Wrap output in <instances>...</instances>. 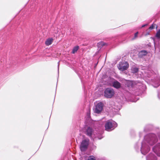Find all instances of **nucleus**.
<instances>
[{
	"instance_id": "obj_12",
	"label": "nucleus",
	"mask_w": 160,
	"mask_h": 160,
	"mask_svg": "<svg viewBox=\"0 0 160 160\" xmlns=\"http://www.w3.org/2000/svg\"><path fill=\"white\" fill-rule=\"evenodd\" d=\"M147 54L148 52L146 51L142 50L139 52L138 55L139 58H141L147 55Z\"/></svg>"
},
{
	"instance_id": "obj_2",
	"label": "nucleus",
	"mask_w": 160,
	"mask_h": 160,
	"mask_svg": "<svg viewBox=\"0 0 160 160\" xmlns=\"http://www.w3.org/2000/svg\"><path fill=\"white\" fill-rule=\"evenodd\" d=\"M117 125V124L114 121L112 120H108L105 124V129L108 131H111L114 130Z\"/></svg>"
},
{
	"instance_id": "obj_23",
	"label": "nucleus",
	"mask_w": 160,
	"mask_h": 160,
	"mask_svg": "<svg viewBox=\"0 0 160 160\" xmlns=\"http://www.w3.org/2000/svg\"><path fill=\"white\" fill-rule=\"evenodd\" d=\"M87 116L88 118H89L90 117V114L89 112H88L87 114Z\"/></svg>"
},
{
	"instance_id": "obj_19",
	"label": "nucleus",
	"mask_w": 160,
	"mask_h": 160,
	"mask_svg": "<svg viewBox=\"0 0 160 160\" xmlns=\"http://www.w3.org/2000/svg\"><path fill=\"white\" fill-rule=\"evenodd\" d=\"M98 46H103L106 45V43L103 42H101L98 43Z\"/></svg>"
},
{
	"instance_id": "obj_11",
	"label": "nucleus",
	"mask_w": 160,
	"mask_h": 160,
	"mask_svg": "<svg viewBox=\"0 0 160 160\" xmlns=\"http://www.w3.org/2000/svg\"><path fill=\"white\" fill-rule=\"evenodd\" d=\"M147 160H157V157L153 154H149L146 158Z\"/></svg>"
},
{
	"instance_id": "obj_3",
	"label": "nucleus",
	"mask_w": 160,
	"mask_h": 160,
	"mask_svg": "<svg viewBox=\"0 0 160 160\" xmlns=\"http://www.w3.org/2000/svg\"><path fill=\"white\" fill-rule=\"evenodd\" d=\"M142 83L138 81H126L125 83V85L129 89L131 88H138V86H140Z\"/></svg>"
},
{
	"instance_id": "obj_24",
	"label": "nucleus",
	"mask_w": 160,
	"mask_h": 160,
	"mask_svg": "<svg viewBox=\"0 0 160 160\" xmlns=\"http://www.w3.org/2000/svg\"><path fill=\"white\" fill-rule=\"evenodd\" d=\"M148 25V24H146L142 25V28H143V27H145V26H147Z\"/></svg>"
},
{
	"instance_id": "obj_25",
	"label": "nucleus",
	"mask_w": 160,
	"mask_h": 160,
	"mask_svg": "<svg viewBox=\"0 0 160 160\" xmlns=\"http://www.w3.org/2000/svg\"><path fill=\"white\" fill-rule=\"evenodd\" d=\"M158 97L159 99H160V94L159 93H158Z\"/></svg>"
},
{
	"instance_id": "obj_27",
	"label": "nucleus",
	"mask_w": 160,
	"mask_h": 160,
	"mask_svg": "<svg viewBox=\"0 0 160 160\" xmlns=\"http://www.w3.org/2000/svg\"><path fill=\"white\" fill-rule=\"evenodd\" d=\"M102 138H99V139H101Z\"/></svg>"
},
{
	"instance_id": "obj_21",
	"label": "nucleus",
	"mask_w": 160,
	"mask_h": 160,
	"mask_svg": "<svg viewBox=\"0 0 160 160\" xmlns=\"http://www.w3.org/2000/svg\"><path fill=\"white\" fill-rule=\"evenodd\" d=\"M138 32H137L136 33H135L134 34V38H136L137 37L138 35Z\"/></svg>"
},
{
	"instance_id": "obj_17",
	"label": "nucleus",
	"mask_w": 160,
	"mask_h": 160,
	"mask_svg": "<svg viewBox=\"0 0 160 160\" xmlns=\"http://www.w3.org/2000/svg\"><path fill=\"white\" fill-rule=\"evenodd\" d=\"M155 36L158 39L160 38V29L157 32Z\"/></svg>"
},
{
	"instance_id": "obj_26",
	"label": "nucleus",
	"mask_w": 160,
	"mask_h": 160,
	"mask_svg": "<svg viewBox=\"0 0 160 160\" xmlns=\"http://www.w3.org/2000/svg\"><path fill=\"white\" fill-rule=\"evenodd\" d=\"M59 62H58V72L59 71Z\"/></svg>"
},
{
	"instance_id": "obj_9",
	"label": "nucleus",
	"mask_w": 160,
	"mask_h": 160,
	"mask_svg": "<svg viewBox=\"0 0 160 160\" xmlns=\"http://www.w3.org/2000/svg\"><path fill=\"white\" fill-rule=\"evenodd\" d=\"M152 150L158 156H160V143H158L153 148Z\"/></svg>"
},
{
	"instance_id": "obj_5",
	"label": "nucleus",
	"mask_w": 160,
	"mask_h": 160,
	"mask_svg": "<svg viewBox=\"0 0 160 160\" xmlns=\"http://www.w3.org/2000/svg\"><path fill=\"white\" fill-rule=\"evenodd\" d=\"M118 67L119 70L123 71L127 70L128 68L129 64L127 62L123 61L120 62L118 66Z\"/></svg>"
},
{
	"instance_id": "obj_20",
	"label": "nucleus",
	"mask_w": 160,
	"mask_h": 160,
	"mask_svg": "<svg viewBox=\"0 0 160 160\" xmlns=\"http://www.w3.org/2000/svg\"><path fill=\"white\" fill-rule=\"evenodd\" d=\"M156 26V24H155L153 23L152 24L151 26H150L149 28V29L150 30H152Z\"/></svg>"
},
{
	"instance_id": "obj_4",
	"label": "nucleus",
	"mask_w": 160,
	"mask_h": 160,
	"mask_svg": "<svg viewBox=\"0 0 160 160\" xmlns=\"http://www.w3.org/2000/svg\"><path fill=\"white\" fill-rule=\"evenodd\" d=\"M114 90L111 88H107L104 92V96L107 98H111L114 96Z\"/></svg>"
},
{
	"instance_id": "obj_14",
	"label": "nucleus",
	"mask_w": 160,
	"mask_h": 160,
	"mask_svg": "<svg viewBox=\"0 0 160 160\" xmlns=\"http://www.w3.org/2000/svg\"><path fill=\"white\" fill-rule=\"evenodd\" d=\"M53 39L52 38H49L45 42V44L47 46L51 44L53 41Z\"/></svg>"
},
{
	"instance_id": "obj_18",
	"label": "nucleus",
	"mask_w": 160,
	"mask_h": 160,
	"mask_svg": "<svg viewBox=\"0 0 160 160\" xmlns=\"http://www.w3.org/2000/svg\"><path fill=\"white\" fill-rule=\"evenodd\" d=\"M87 160H96L95 157L93 156H89Z\"/></svg>"
},
{
	"instance_id": "obj_16",
	"label": "nucleus",
	"mask_w": 160,
	"mask_h": 160,
	"mask_svg": "<svg viewBox=\"0 0 160 160\" xmlns=\"http://www.w3.org/2000/svg\"><path fill=\"white\" fill-rule=\"evenodd\" d=\"M132 72L133 73L137 72L138 70V69L137 68H133L131 69Z\"/></svg>"
},
{
	"instance_id": "obj_8",
	"label": "nucleus",
	"mask_w": 160,
	"mask_h": 160,
	"mask_svg": "<svg viewBox=\"0 0 160 160\" xmlns=\"http://www.w3.org/2000/svg\"><path fill=\"white\" fill-rule=\"evenodd\" d=\"M103 104L102 102H99L96 106L95 112L97 113H100L102 110Z\"/></svg>"
},
{
	"instance_id": "obj_1",
	"label": "nucleus",
	"mask_w": 160,
	"mask_h": 160,
	"mask_svg": "<svg viewBox=\"0 0 160 160\" xmlns=\"http://www.w3.org/2000/svg\"><path fill=\"white\" fill-rule=\"evenodd\" d=\"M157 141L156 135L154 133H149L145 136L141 144L139 146L138 143H137L135 147L137 151L140 149L141 153L145 155L150 151V146H153Z\"/></svg>"
},
{
	"instance_id": "obj_7",
	"label": "nucleus",
	"mask_w": 160,
	"mask_h": 160,
	"mask_svg": "<svg viewBox=\"0 0 160 160\" xmlns=\"http://www.w3.org/2000/svg\"><path fill=\"white\" fill-rule=\"evenodd\" d=\"M89 141V140L88 139H84L82 141L80 147L81 151H85L87 148Z\"/></svg>"
},
{
	"instance_id": "obj_6",
	"label": "nucleus",
	"mask_w": 160,
	"mask_h": 160,
	"mask_svg": "<svg viewBox=\"0 0 160 160\" xmlns=\"http://www.w3.org/2000/svg\"><path fill=\"white\" fill-rule=\"evenodd\" d=\"M152 82L154 87L157 88L160 85V78L159 75L155 74L154 78L152 79Z\"/></svg>"
},
{
	"instance_id": "obj_10",
	"label": "nucleus",
	"mask_w": 160,
	"mask_h": 160,
	"mask_svg": "<svg viewBox=\"0 0 160 160\" xmlns=\"http://www.w3.org/2000/svg\"><path fill=\"white\" fill-rule=\"evenodd\" d=\"M93 129L90 127H88L86 130L85 133L90 138L92 137V134L93 132Z\"/></svg>"
},
{
	"instance_id": "obj_15",
	"label": "nucleus",
	"mask_w": 160,
	"mask_h": 160,
	"mask_svg": "<svg viewBox=\"0 0 160 160\" xmlns=\"http://www.w3.org/2000/svg\"><path fill=\"white\" fill-rule=\"evenodd\" d=\"M79 49V47L78 46H76L73 48L72 49V53L73 54L77 52L78 49Z\"/></svg>"
},
{
	"instance_id": "obj_13",
	"label": "nucleus",
	"mask_w": 160,
	"mask_h": 160,
	"mask_svg": "<svg viewBox=\"0 0 160 160\" xmlns=\"http://www.w3.org/2000/svg\"><path fill=\"white\" fill-rule=\"evenodd\" d=\"M121 84L117 81H115L113 82V86L115 88L118 89L121 87Z\"/></svg>"
},
{
	"instance_id": "obj_22",
	"label": "nucleus",
	"mask_w": 160,
	"mask_h": 160,
	"mask_svg": "<svg viewBox=\"0 0 160 160\" xmlns=\"http://www.w3.org/2000/svg\"><path fill=\"white\" fill-rule=\"evenodd\" d=\"M157 135H158V137L159 138L160 140V132H158L157 133Z\"/></svg>"
}]
</instances>
